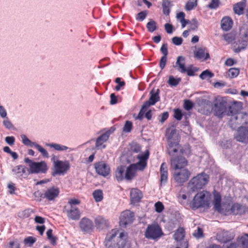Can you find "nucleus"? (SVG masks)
Instances as JSON below:
<instances>
[{
    "label": "nucleus",
    "instance_id": "24",
    "mask_svg": "<svg viewBox=\"0 0 248 248\" xmlns=\"http://www.w3.org/2000/svg\"><path fill=\"white\" fill-rule=\"evenodd\" d=\"M246 5V0H242L241 1L234 4L233 10L234 13L238 15L243 14Z\"/></svg>",
    "mask_w": 248,
    "mask_h": 248
},
{
    "label": "nucleus",
    "instance_id": "45",
    "mask_svg": "<svg viewBox=\"0 0 248 248\" xmlns=\"http://www.w3.org/2000/svg\"><path fill=\"white\" fill-rule=\"evenodd\" d=\"M220 4L221 2L219 0H211L210 3L207 5V7L211 9H215L217 8Z\"/></svg>",
    "mask_w": 248,
    "mask_h": 248
},
{
    "label": "nucleus",
    "instance_id": "36",
    "mask_svg": "<svg viewBox=\"0 0 248 248\" xmlns=\"http://www.w3.org/2000/svg\"><path fill=\"white\" fill-rule=\"evenodd\" d=\"M93 196L96 202H100L103 199V191L101 189L95 190L93 193Z\"/></svg>",
    "mask_w": 248,
    "mask_h": 248
},
{
    "label": "nucleus",
    "instance_id": "12",
    "mask_svg": "<svg viewBox=\"0 0 248 248\" xmlns=\"http://www.w3.org/2000/svg\"><path fill=\"white\" fill-rule=\"evenodd\" d=\"M21 138L25 145L30 147L34 146L44 157L48 158L49 157L48 154L46 149L36 142H32L25 135H21Z\"/></svg>",
    "mask_w": 248,
    "mask_h": 248
},
{
    "label": "nucleus",
    "instance_id": "6",
    "mask_svg": "<svg viewBox=\"0 0 248 248\" xmlns=\"http://www.w3.org/2000/svg\"><path fill=\"white\" fill-rule=\"evenodd\" d=\"M185 60L184 57L178 56L174 67L181 73H186L188 76H194L195 73L198 71V69L191 65L186 68L185 65Z\"/></svg>",
    "mask_w": 248,
    "mask_h": 248
},
{
    "label": "nucleus",
    "instance_id": "49",
    "mask_svg": "<svg viewBox=\"0 0 248 248\" xmlns=\"http://www.w3.org/2000/svg\"><path fill=\"white\" fill-rule=\"evenodd\" d=\"M133 165H135V168H136V170H143L147 166V162H145L144 161H139V162L136 164H132Z\"/></svg>",
    "mask_w": 248,
    "mask_h": 248
},
{
    "label": "nucleus",
    "instance_id": "18",
    "mask_svg": "<svg viewBox=\"0 0 248 248\" xmlns=\"http://www.w3.org/2000/svg\"><path fill=\"white\" fill-rule=\"evenodd\" d=\"M235 138L238 141L244 143L248 142V128L243 127L239 128L237 134Z\"/></svg>",
    "mask_w": 248,
    "mask_h": 248
},
{
    "label": "nucleus",
    "instance_id": "60",
    "mask_svg": "<svg viewBox=\"0 0 248 248\" xmlns=\"http://www.w3.org/2000/svg\"><path fill=\"white\" fill-rule=\"evenodd\" d=\"M160 51L163 54V56H167L168 54V45L167 44H163L160 48Z\"/></svg>",
    "mask_w": 248,
    "mask_h": 248
},
{
    "label": "nucleus",
    "instance_id": "41",
    "mask_svg": "<svg viewBox=\"0 0 248 248\" xmlns=\"http://www.w3.org/2000/svg\"><path fill=\"white\" fill-rule=\"evenodd\" d=\"M214 74L209 70L203 71L200 75V78L203 80L212 78L214 77Z\"/></svg>",
    "mask_w": 248,
    "mask_h": 248
},
{
    "label": "nucleus",
    "instance_id": "52",
    "mask_svg": "<svg viewBox=\"0 0 248 248\" xmlns=\"http://www.w3.org/2000/svg\"><path fill=\"white\" fill-rule=\"evenodd\" d=\"M190 30L192 31H196L198 29L199 23L196 18H193L190 21Z\"/></svg>",
    "mask_w": 248,
    "mask_h": 248
},
{
    "label": "nucleus",
    "instance_id": "54",
    "mask_svg": "<svg viewBox=\"0 0 248 248\" xmlns=\"http://www.w3.org/2000/svg\"><path fill=\"white\" fill-rule=\"evenodd\" d=\"M193 107V103L189 100H186L184 104V108L186 110H190Z\"/></svg>",
    "mask_w": 248,
    "mask_h": 248
},
{
    "label": "nucleus",
    "instance_id": "58",
    "mask_svg": "<svg viewBox=\"0 0 248 248\" xmlns=\"http://www.w3.org/2000/svg\"><path fill=\"white\" fill-rule=\"evenodd\" d=\"M155 211L158 213L161 212L164 209V205L160 202H158L155 205Z\"/></svg>",
    "mask_w": 248,
    "mask_h": 248
},
{
    "label": "nucleus",
    "instance_id": "32",
    "mask_svg": "<svg viewBox=\"0 0 248 248\" xmlns=\"http://www.w3.org/2000/svg\"><path fill=\"white\" fill-rule=\"evenodd\" d=\"M125 171V167L124 166H120L117 168L115 171V177L118 182L125 179L124 174Z\"/></svg>",
    "mask_w": 248,
    "mask_h": 248
},
{
    "label": "nucleus",
    "instance_id": "14",
    "mask_svg": "<svg viewBox=\"0 0 248 248\" xmlns=\"http://www.w3.org/2000/svg\"><path fill=\"white\" fill-rule=\"evenodd\" d=\"M94 168L97 173L104 177L108 176L110 173V167L109 165L104 161L95 163Z\"/></svg>",
    "mask_w": 248,
    "mask_h": 248
},
{
    "label": "nucleus",
    "instance_id": "8",
    "mask_svg": "<svg viewBox=\"0 0 248 248\" xmlns=\"http://www.w3.org/2000/svg\"><path fill=\"white\" fill-rule=\"evenodd\" d=\"M227 101L223 98H217L212 107V111L215 116L222 118L227 111Z\"/></svg>",
    "mask_w": 248,
    "mask_h": 248
},
{
    "label": "nucleus",
    "instance_id": "10",
    "mask_svg": "<svg viewBox=\"0 0 248 248\" xmlns=\"http://www.w3.org/2000/svg\"><path fill=\"white\" fill-rule=\"evenodd\" d=\"M187 165V160L182 155L172 157L170 158L171 167L174 170L183 169Z\"/></svg>",
    "mask_w": 248,
    "mask_h": 248
},
{
    "label": "nucleus",
    "instance_id": "42",
    "mask_svg": "<svg viewBox=\"0 0 248 248\" xmlns=\"http://www.w3.org/2000/svg\"><path fill=\"white\" fill-rule=\"evenodd\" d=\"M5 248H20V244L16 240L9 241L6 245Z\"/></svg>",
    "mask_w": 248,
    "mask_h": 248
},
{
    "label": "nucleus",
    "instance_id": "25",
    "mask_svg": "<svg viewBox=\"0 0 248 248\" xmlns=\"http://www.w3.org/2000/svg\"><path fill=\"white\" fill-rule=\"evenodd\" d=\"M142 193L140 190L137 188H133L130 192L131 201L133 203L139 202L142 198Z\"/></svg>",
    "mask_w": 248,
    "mask_h": 248
},
{
    "label": "nucleus",
    "instance_id": "35",
    "mask_svg": "<svg viewBox=\"0 0 248 248\" xmlns=\"http://www.w3.org/2000/svg\"><path fill=\"white\" fill-rule=\"evenodd\" d=\"M174 239L178 241L182 240L185 236V230L182 228H179L174 234Z\"/></svg>",
    "mask_w": 248,
    "mask_h": 248
},
{
    "label": "nucleus",
    "instance_id": "51",
    "mask_svg": "<svg viewBox=\"0 0 248 248\" xmlns=\"http://www.w3.org/2000/svg\"><path fill=\"white\" fill-rule=\"evenodd\" d=\"M130 150L133 153H138L140 152L141 147L139 144L137 143H133L131 146Z\"/></svg>",
    "mask_w": 248,
    "mask_h": 248
},
{
    "label": "nucleus",
    "instance_id": "2",
    "mask_svg": "<svg viewBox=\"0 0 248 248\" xmlns=\"http://www.w3.org/2000/svg\"><path fill=\"white\" fill-rule=\"evenodd\" d=\"M211 194L206 191L198 193L193 200L189 203V207L193 210L200 207H208L210 204Z\"/></svg>",
    "mask_w": 248,
    "mask_h": 248
},
{
    "label": "nucleus",
    "instance_id": "27",
    "mask_svg": "<svg viewBox=\"0 0 248 248\" xmlns=\"http://www.w3.org/2000/svg\"><path fill=\"white\" fill-rule=\"evenodd\" d=\"M160 182L161 183H165L168 179V170L166 164L165 162L162 163L160 168Z\"/></svg>",
    "mask_w": 248,
    "mask_h": 248
},
{
    "label": "nucleus",
    "instance_id": "55",
    "mask_svg": "<svg viewBox=\"0 0 248 248\" xmlns=\"http://www.w3.org/2000/svg\"><path fill=\"white\" fill-rule=\"evenodd\" d=\"M148 108L144 107V104L142 105L141 108L138 115L137 119L141 120L143 119L144 114Z\"/></svg>",
    "mask_w": 248,
    "mask_h": 248
},
{
    "label": "nucleus",
    "instance_id": "48",
    "mask_svg": "<svg viewBox=\"0 0 248 248\" xmlns=\"http://www.w3.org/2000/svg\"><path fill=\"white\" fill-rule=\"evenodd\" d=\"M132 128V123L129 121H126L123 128V131L126 133L131 132Z\"/></svg>",
    "mask_w": 248,
    "mask_h": 248
},
{
    "label": "nucleus",
    "instance_id": "3",
    "mask_svg": "<svg viewBox=\"0 0 248 248\" xmlns=\"http://www.w3.org/2000/svg\"><path fill=\"white\" fill-rule=\"evenodd\" d=\"M25 163L28 164L29 169V173H46L48 168L45 161L34 162L30 158L26 157L24 159Z\"/></svg>",
    "mask_w": 248,
    "mask_h": 248
},
{
    "label": "nucleus",
    "instance_id": "64",
    "mask_svg": "<svg viewBox=\"0 0 248 248\" xmlns=\"http://www.w3.org/2000/svg\"><path fill=\"white\" fill-rule=\"evenodd\" d=\"M165 29L166 31V32L169 33L170 34L173 31V26L172 25L169 24V23H166L164 25Z\"/></svg>",
    "mask_w": 248,
    "mask_h": 248
},
{
    "label": "nucleus",
    "instance_id": "30",
    "mask_svg": "<svg viewBox=\"0 0 248 248\" xmlns=\"http://www.w3.org/2000/svg\"><path fill=\"white\" fill-rule=\"evenodd\" d=\"M95 223L96 226L100 229H103L107 228L108 226V221L101 216L97 217L95 218Z\"/></svg>",
    "mask_w": 248,
    "mask_h": 248
},
{
    "label": "nucleus",
    "instance_id": "17",
    "mask_svg": "<svg viewBox=\"0 0 248 248\" xmlns=\"http://www.w3.org/2000/svg\"><path fill=\"white\" fill-rule=\"evenodd\" d=\"M29 169L22 165H18L12 169L14 175L18 178H26L29 173Z\"/></svg>",
    "mask_w": 248,
    "mask_h": 248
},
{
    "label": "nucleus",
    "instance_id": "43",
    "mask_svg": "<svg viewBox=\"0 0 248 248\" xmlns=\"http://www.w3.org/2000/svg\"><path fill=\"white\" fill-rule=\"evenodd\" d=\"M31 211L30 209H27L18 213V217L22 219L29 217L30 216Z\"/></svg>",
    "mask_w": 248,
    "mask_h": 248
},
{
    "label": "nucleus",
    "instance_id": "28",
    "mask_svg": "<svg viewBox=\"0 0 248 248\" xmlns=\"http://www.w3.org/2000/svg\"><path fill=\"white\" fill-rule=\"evenodd\" d=\"M231 211L234 215H241L245 213L246 208L239 203H234L231 207Z\"/></svg>",
    "mask_w": 248,
    "mask_h": 248
},
{
    "label": "nucleus",
    "instance_id": "50",
    "mask_svg": "<svg viewBox=\"0 0 248 248\" xmlns=\"http://www.w3.org/2000/svg\"><path fill=\"white\" fill-rule=\"evenodd\" d=\"M197 5L196 1L188 0L185 5V9L187 11L192 10Z\"/></svg>",
    "mask_w": 248,
    "mask_h": 248
},
{
    "label": "nucleus",
    "instance_id": "5",
    "mask_svg": "<svg viewBox=\"0 0 248 248\" xmlns=\"http://www.w3.org/2000/svg\"><path fill=\"white\" fill-rule=\"evenodd\" d=\"M70 167V163L67 160L54 161L53 167L51 169V175L55 177L57 175H64L69 170Z\"/></svg>",
    "mask_w": 248,
    "mask_h": 248
},
{
    "label": "nucleus",
    "instance_id": "59",
    "mask_svg": "<svg viewBox=\"0 0 248 248\" xmlns=\"http://www.w3.org/2000/svg\"><path fill=\"white\" fill-rule=\"evenodd\" d=\"M167 61V56H162L159 62V67L161 70L163 69L166 65Z\"/></svg>",
    "mask_w": 248,
    "mask_h": 248
},
{
    "label": "nucleus",
    "instance_id": "47",
    "mask_svg": "<svg viewBox=\"0 0 248 248\" xmlns=\"http://www.w3.org/2000/svg\"><path fill=\"white\" fill-rule=\"evenodd\" d=\"M147 14V11L146 10L141 11L136 15V19L139 21H142L146 18Z\"/></svg>",
    "mask_w": 248,
    "mask_h": 248
},
{
    "label": "nucleus",
    "instance_id": "22",
    "mask_svg": "<svg viewBox=\"0 0 248 248\" xmlns=\"http://www.w3.org/2000/svg\"><path fill=\"white\" fill-rule=\"evenodd\" d=\"M59 189L58 187L53 186L47 189L45 192V198L48 200H53L59 195Z\"/></svg>",
    "mask_w": 248,
    "mask_h": 248
},
{
    "label": "nucleus",
    "instance_id": "38",
    "mask_svg": "<svg viewBox=\"0 0 248 248\" xmlns=\"http://www.w3.org/2000/svg\"><path fill=\"white\" fill-rule=\"evenodd\" d=\"M238 242L241 244L242 248H248V234L242 236Z\"/></svg>",
    "mask_w": 248,
    "mask_h": 248
},
{
    "label": "nucleus",
    "instance_id": "33",
    "mask_svg": "<svg viewBox=\"0 0 248 248\" xmlns=\"http://www.w3.org/2000/svg\"><path fill=\"white\" fill-rule=\"evenodd\" d=\"M172 6V4L170 0H164L162 3L163 13L166 16H169Z\"/></svg>",
    "mask_w": 248,
    "mask_h": 248
},
{
    "label": "nucleus",
    "instance_id": "20",
    "mask_svg": "<svg viewBox=\"0 0 248 248\" xmlns=\"http://www.w3.org/2000/svg\"><path fill=\"white\" fill-rule=\"evenodd\" d=\"M240 110V109L236 108L235 105L229 107V110L227 115L232 116L231 120V122L237 121L239 118L242 119L243 118V115L239 112Z\"/></svg>",
    "mask_w": 248,
    "mask_h": 248
},
{
    "label": "nucleus",
    "instance_id": "44",
    "mask_svg": "<svg viewBox=\"0 0 248 248\" xmlns=\"http://www.w3.org/2000/svg\"><path fill=\"white\" fill-rule=\"evenodd\" d=\"M227 73L229 77L234 78L238 75L239 70L236 68H231L229 70Z\"/></svg>",
    "mask_w": 248,
    "mask_h": 248
},
{
    "label": "nucleus",
    "instance_id": "16",
    "mask_svg": "<svg viewBox=\"0 0 248 248\" xmlns=\"http://www.w3.org/2000/svg\"><path fill=\"white\" fill-rule=\"evenodd\" d=\"M79 226L81 231L84 233H90L93 228L92 221L86 217H83L80 220Z\"/></svg>",
    "mask_w": 248,
    "mask_h": 248
},
{
    "label": "nucleus",
    "instance_id": "53",
    "mask_svg": "<svg viewBox=\"0 0 248 248\" xmlns=\"http://www.w3.org/2000/svg\"><path fill=\"white\" fill-rule=\"evenodd\" d=\"M121 78H117L115 80V82L118 84V85H116L115 87V89L117 91H119L121 89V87L125 85L124 81H121Z\"/></svg>",
    "mask_w": 248,
    "mask_h": 248
},
{
    "label": "nucleus",
    "instance_id": "62",
    "mask_svg": "<svg viewBox=\"0 0 248 248\" xmlns=\"http://www.w3.org/2000/svg\"><path fill=\"white\" fill-rule=\"evenodd\" d=\"M35 242V238L31 236L28 237L24 239V243L26 244L32 245Z\"/></svg>",
    "mask_w": 248,
    "mask_h": 248
},
{
    "label": "nucleus",
    "instance_id": "56",
    "mask_svg": "<svg viewBox=\"0 0 248 248\" xmlns=\"http://www.w3.org/2000/svg\"><path fill=\"white\" fill-rule=\"evenodd\" d=\"M172 43L176 46H180L183 43V39L180 37H173L172 39Z\"/></svg>",
    "mask_w": 248,
    "mask_h": 248
},
{
    "label": "nucleus",
    "instance_id": "13",
    "mask_svg": "<svg viewBox=\"0 0 248 248\" xmlns=\"http://www.w3.org/2000/svg\"><path fill=\"white\" fill-rule=\"evenodd\" d=\"M190 175V172L187 169H181L175 170L173 177L176 182L183 183L186 181Z\"/></svg>",
    "mask_w": 248,
    "mask_h": 248
},
{
    "label": "nucleus",
    "instance_id": "46",
    "mask_svg": "<svg viewBox=\"0 0 248 248\" xmlns=\"http://www.w3.org/2000/svg\"><path fill=\"white\" fill-rule=\"evenodd\" d=\"M149 151L146 150L143 154L138 155L137 158L139 159V161L147 162V160L149 157Z\"/></svg>",
    "mask_w": 248,
    "mask_h": 248
},
{
    "label": "nucleus",
    "instance_id": "23",
    "mask_svg": "<svg viewBox=\"0 0 248 248\" xmlns=\"http://www.w3.org/2000/svg\"><path fill=\"white\" fill-rule=\"evenodd\" d=\"M217 239L220 242L227 243L233 239V236L228 231H223L217 234Z\"/></svg>",
    "mask_w": 248,
    "mask_h": 248
},
{
    "label": "nucleus",
    "instance_id": "37",
    "mask_svg": "<svg viewBox=\"0 0 248 248\" xmlns=\"http://www.w3.org/2000/svg\"><path fill=\"white\" fill-rule=\"evenodd\" d=\"M46 145L51 148H53L55 150L57 151H64L68 149V147L66 146L62 145L59 144L54 143H46Z\"/></svg>",
    "mask_w": 248,
    "mask_h": 248
},
{
    "label": "nucleus",
    "instance_id": "15",
    "mask_svg": "<svg viewBox=\"0 0 248 248\" xmlns=\"http://www.w3.org/2000/svg\"><path fill=\"white\" fill-rule=\"evenodd\" d=\"M160 90L157 89L156 91L153 89L150 92V97L149 100L145 101L144 104V107L149 108L150 106L154 105L160 100L159 96Z\"/></svg>",
    "mask_w": 248,
    "mask_h": 248
},
{
    "label": "nucleus",
    "instance_id": "39",
    "mask_svg": "<svg viewBox=\"0 0 248 248\" xmlns=\"http://www.w3.org/2000/svg\"><path fill=\"white\" fill-rule=\"evenodd\" d=\"M181 81V78H175L172 76H170L168 81V84L171 86H176Z\"/></svg>",
    "mask_w": 248,
    "mask_h": 248
},
{
    "label": "nucleus",
    "instance_id": "9",
    "mask_svg": "<svg viewBox=\"0 0 248 248\" xmlns=\"http://www.w3.org/2000/svg\"><path fill=\"white\" fill-rule=\"evenodd\" d=\"M167 152L169 155L172 157L179 155H183L185 150L178 141H174L172 140H168Z\"/></svg>",
    "mask_w": 248,
    "mask_h": 248
},
{
    "label": "nucleus",
    "instance_id": "7",
    "mask_svg": "<svg viewBox=\"0 0 248 248\" xmlns=\"http://www.w3.org/2000/svg\"><path fill=\"white\" fill-rule=\"evenodd\" d=\"M163 235L161 227L157 223L149 225L144 233L146 238L154 240H157Z\"/></svg>",
    "mask_w": 248,
    "mask_h": 248
},
{
    "label": "nucleus",
    "instance_id": "34",
    "mask_svg": "<svg viewBox=\"0 0 248 248\" xmlns=\"http://www.w3.org/2000/svg\"><path fill=\"white\" fill-rule=\"evenodd\" d=\"M205 52V48H199L195 53V57L199 59H204V60H207L210 58L209 54L208 52H206L204 57Z\"/></svg>",
    "mask_w": 248,
    "mask_h": 248
},
{
    "label": "nucleus",
    "instance_id": "40",
    "mask_svg": "<svg viewBox=\"0 0 248 248\" xmlns=\"http://www.w3.org/2000/svg\"><path fill=\"white\" fill-rule=\"evenodd\" d=\"M148 31L153 32L157 29L156 23L153 20H151L146 24Z\"/></svg>",
    "mask_w": 248,
    "mask_h": 248
},
{
    "label": "nucleus",
    "instance_id": "19",
    "mask_svg": "<svg viewBox=\"0 0 248 248\" xmlns=\"http://www.w3.org/2000/svg\"><path fill=\"white\" fill-rule=\"evenodd\" d=\"M110 132L109 130L107 131L105 133L102 134L96 140L95 147L97 149H101L106 148V145L103 143L106 142L108 139Z\"/></svg>",
    "mask_w": 248,
    "mask_h": 248
},
{
    "label": "nucleus",
    "instance_id": "21",
    "mask_svg": "<svg viewBox=\"0 0 248 248\" xmlns=\"http://www.w3.org/2000/svg\"><path fill=\"white\" fill-rule=\"evenodd\" d=\"M67 217L73 220H78L80 217V212L78 208L71 206L69 209L66 210Z\"/></svg>",
    "mask_w": 248,
    "mask_h": 248
},
{
    "label": "nucleus",
    "instance_id": "61",
    "mask_svg": "<svg viewBox=\"0 0 248 248\" xmlns=\"http://www.w3.org/2000/svg\"><path fill=\"white\" fill-rule=\"evenodd\" d=\"M3 125L7 129H11L14 127L12 123L8 120L7 118L3 122Z\"/></svg>",
    "mask_w": 248,
    "mask_h": 248
},
{
    "label": "nucleus",
    "instance_id": "63",
    "mask_svg": "<svg viewBox=\"0 0 248 248\" xmlns=\"http://www.w3.org/2000/svg\"><path fill=\"white\" fill-rule=\"evenodd\" d=\"M5 141L10 145H12L14 144L15 139L13 136H8L5 139Z\"/></svg>",
    "mask_w": 248,
    "mask_h": 248
},
{
    "label": "nucleus",
    "instance_id": "11",
    "mask_svg": "<svg viewBox=\"0 0 248 248\" xmlns=\"http://www.w3.org/2000/svg\"><path fill=\"white\" fill-rule=\"evenodd\" d=\"M134 220V214L129 210L123 211L120 217V226L126 227L127 224H131Z\"/></svg>",
    "mask_w": 248,
    "mask_h": 248
},
{
    "label": "nucleus",
    "instance_id": "26",
    "mask_svg": "<svg viewBox=\"0 0 248 248\" xmlns=\"http://www.w3.org/2000/svg\"><path fill=\"white\" fill-rule=\"evenodd\" d=\"M233 24V21L229 16L224 17L221 21V27L222 29L225 31L230 30Z\"/></svg>",
    "mask_w": 248,
    "mask_h": 248
},
{
    "label": "nucleus",
    "instance_id": "1",
    "mask_svg": "<svg viewBox=\"0 0 248 248\" xmlns=\"http://www.w3.org/2000/svg\"><path fill=\"white\" fill-rule=\"evenodd\" d=\"M126 239V235L124 232L119 233L118 230H112L107 234L105 245L107 248H124Z\"/></svg>",
    "mask_w": 248,
    "mask_h": 248
},
{
    "label": "nucleus",
    "instance_id": "29",
    "mask_svg": "<svg viewBox=\"0 0 248 248\" xmlns=\"http://www.w3.org/2000/svg\"><path fill=\"white\" fill-rule=\"evenodd\" d=\"M136 170V168H135V165H133L132 164L130 165L125 171V179L127 180H131L134 176Z\"/></svg>",
    "mask_w": 248,
    "mask_h": 248
},
{
    "label": "nucleus",
    "instance_id": "4",
    "mask_svg": "<svg viewBox=\"0 0 248 248\" xmlns=\"http://www.w3.org/2000/svg\"><path fill=\"white\" fill-rule=\"evenodd\" d=\"M208 176L205 173H201L194 177L188 183V187L192 192L202 189L208 182Z\"/></svg>",
    "mask_w": 248,
    "mask_h": 248
},
{
    "label": "nucleus",
    "instance_id": "31",
    "mask_svg": "<svg viewBox=\"0 0 248 248\" xmlns=\"http://www.w3.org/2000/svg\"><path fill=\"white\" fill-rule=\"evenodd\" d=\"M214 201L213 203L214 208L217 211L221 210V197L220 194L216 191H214Z\"/></svg>",
    "mask_w": 248,
    "mask_h": 248
},
{
    "label": "nucleus",
    "instance_id": "57",
    "mask_svg": "<svg viewBox=\"0 0 248 248\" xmlns=\"http://www.w3.org/2000/svg\"><path fill=\"white\" fill-rule=\"evenodd\" d=\"M174 117L178 121H180L182 118V113L180 109H176L174 111Z\"/></svg>",
    "mask_w": 248,
    "mask_h": 248
}]
</instances>
